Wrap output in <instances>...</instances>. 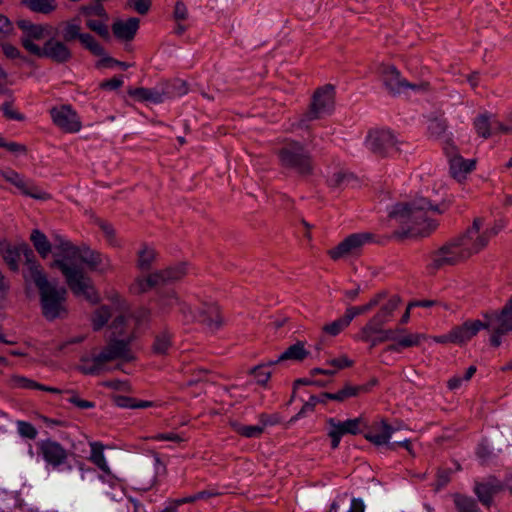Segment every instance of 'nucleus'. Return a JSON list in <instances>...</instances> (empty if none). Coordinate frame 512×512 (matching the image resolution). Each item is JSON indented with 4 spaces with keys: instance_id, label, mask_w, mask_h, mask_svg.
I'll return each instance as SVG.
<instances>
[{
    "instance_id": "1",
    "label": "nucleus",
    "mask_w": 512,
    "mask_h": 512,
    "mask_svg": "<svg viewBox=\"0 0 512 512\" xmlns=\"http://www.w3.org/2000/svg\"><path fill=\"white\" fill-rule=\"evenodd\" d=\"M442 212L437 205H432L427 199L421 197L408 203L394 205L389 211V217L406 227V233L424 236L437 226L432 215Z\"/></svg>"
},
{
    "instance_id": "2",
    "label": "nucleus",
    "mask_w": 512,
    "mask_h": 512,
    "mask_svg": "<svg viewBox=\"0 0 512 512\" xmlns=\"http://www.w3.org/2000/svg\"><path fill=\"white\" fill-rule=\"evenodd\" d=\"M484 321L468 320L451 330L452 343L464 344L471 340L481 329L490 333V343L494 347L501 345V337L512 332V311L506 304L501 312L492 311L484 314Z\"/></svg>"
},
{
    "instance_id": "3",
    "label": "nucleus",
    "mask_w": 512,
    "mask_h": 512,
    "mask_svg": "<svg viewBox=\"0 0 512 512\" xmlns=\"http://www.w3.org/2000/svg\"><path fill=\"white\" fill-rule=\"evenodd\" d=\"M29 265V281L33 282L39 290L43 316L49 321L66 317L68 314L67 290L50 282L41 265H35L33 262Z\"/></svg>"
},
{
    "instance_id": "4",
    "label": "nucleus",
    "mask_w": 512,
    "mask_h": 512,
    "mask_svg": "<svg viewBox=\"0 0 512 512\" xmlns=\"http://www.w3.org/2000/svg\"><path fill=\"white\" fill-rule=\"evenodd\" d=\"M116 360L122 362L134 360L129 341L112 340L101 351L83 356L79 369L86 375H99L108 370L110 362Z\"/></svg>"
},
{
    "instance_id": "5",
    "label": "nucleus",
    "mask_w": 512,
    "mask_h": 512,
    "mask_svg": "<svg viewBox=\"0 0 512 512\" xmlns=\"http://www.w3.org/2000/svg\"><path fill=\"white\" fill-rule=\"evenodd\" d=\"M116 360L122 362L134 360L129 341L112 340L101 351L83 356L79 369L86 375H99L108 370L110 362Z\"/></svg>"
},
{
    "instance_id": "6",
    "label": "nucleus",
    "mask_w": 512,
    "mask_h": 512,
    "mask_svg": "<svg viewBox=\"0 0 512 512\" xmlns=\"http://www.w3.org/2000/svg\"><path fill=\"white\" fill-rule=\"evenodd\" d=\"M116 360L122 362L134 360L129 341L112 340L101 351L83 356L79 369L86 375H99L108 370L110 362Z\"/></svg>"
},
{
    "instance_id": "7",
    "label": "nucleus",
    "mask_w": 512,
    "mask_h": 512,
    "mask_svg": "<svg viewBox=\"0 0 512 512\" xmlns=\"http://www.w3.org/2000/svg\"><path fill=\"white\" fill-rule=\"evenodd\" d=\"M501 229L502 226L498 223L492 226H486L483 218L476 217L471 226H469L464 233L454 238L453 241L466 260L485 249L489 241L495 237Z\"/></svg>"
},
{
    "instance_id": "8",
    "label": "nucleus",
    "mask_w": 512,
    "mask_h": 512,
    "mask_svg": "<svg viewBox=\"0 0 512 512\" xmlns=\"http://www.w3.org/2000/svg\"><path fill=\"white\" fill-rule=\"evenodd\" d=\"M54 251V256L59 259H65L76 265L78 262L85 263L90 269L100 273H106L112 269L111 260L107 256L92 251L89 248L76 247L61 235L55 236Z\"/></svg>"
},
{
    "instance_id": "9",
    "label": "nucleus",
    "mask_w": 512,
    "mask_h": 512,
    "mask_svg": "<svg viewBox=\"0 0 512 512\" xmlns=\"http://www.w3.org/2000/svg\"><path fill=\"white\" fill-rule=\"evenodd\" d=\"M52 265L60 269L68 287L75 296L83 297L91 304L100 302V295L95 289L92 279L86 276L78 265L57 257H55Z\"/></svg>"
},
{
    "instance_id": "10",
    "label": "nucleus",
    "mask_w": 512,
    "mask_h": 512,
    "mask_svg": "<svg viewBox=\"0 0 512 512\" xmlns=\"http://www.w3.org/2000/svg\"><path fill=\"white\" fill-rule=\"evenodd\" d=\"M280 165L299 175H309L313 170L312 156L298 141L287 139L277 150Z\"/></svg>"
},
{
    "instance_id": "11",
    "label": "nucleus",
    "mask_w": 512,
    "mask_h": 512,
    "mask_svg": "<svg viewBox=\"0 0 512 512\" xmlns=\"http://www.w3.org/2000/svg\"><path fill=\"white\" fill-rule=\"evenodd\" d=\"M37 453L43 459L46 466L54 471H67L72 469L69 457L72 454L58 441L47 438L36 443Z\"/></svg>"
},
{
    "instance_id": "12",
    "label": "nucleus",
    "mask_w": 512,
    "mask_h": 512,
    "mask_svg": "<svg viewBox=\"0 0 512 512\" xmlns=\"http://www.w3.org/2000/svg\"><path fill=\"white\" fill-rule=\"evenodd\" d=\"M381 81L385 89L392 95H398L411 89L414 92H423L429 89L428 82L410 83L401 76L400 71L393 65L382 64L379 67Z\"/></svg>"
},
{
    "instance_id": "13",
    "label": "nucleus",
    "mask_w": 512,
    "mask_h": 512,
    "mask_svg": "<svg viewBox=\"0 0 512 512\" xmlns=\"http://www.w3.org/2000/svg\"><path fill=\"white\" fill-rule=\"evenodd\" d=\"M334 86L327 84L315 91L308 111L300 119L298 126H305L306 122L320 119L334 109Z\"/></svg>"
},
{
    "instance_id": "14",
    "label": "nucleus",
    "mask_w": 512,
    "mask_h": 512,
    "mask_svg": "<svg viewBox=\"0 0 512 512\" xmlns=\"http://www.w3.org/2000/svg\"><path fill=\"white\" fill-rule=\"evenodd\" d=\"M398 430L399 427H393L389 425L385 420H382L372 426L370 431L365 434V438L377 446L388 445V448L391 450H395L398 446L404 447L411 455H413L411 441L409 439L404 438L389 443L393 433L397 432Z\"/></svg>"
},
{
    "instance_id": "15",
    "label": "nucleus",
    "mask_w": 512,
    "mask_h": 512,
    "mask_svg": "<svg viewBox=\"0 0 512 512\" xmlns=\"http://www.w3.org/2000/svg\"><path fill=\"white\" fill-rule=\"evenodd\" d=\"M465 260L453 239L430 253L427 271L431 274L447 266H453Z\"/></svg>"
},
{
    "instance_id": "16",
    "label": "nucleus",
    "mask_w": 512,
    "mask_h": 512,
    "mask_svg": "<svg viewBox=\"0 0 512 512\" xmlns=\"http://www.w3.org/2000/svg\"><path fill=\"white\" fill-rule=\"evenodd\" d=\"M0 253L4 259V261L7 263L9 268L13 271H17L19 268V260L20 256L23 255L25 258V265L26 269L24 271V277L27 281H29V267L30 262H33L35 265H40L35 260V255L32 249L25 243L19 245V246H13L8 242H1L0 243Z\"/></svg>"
},
{
    "instance_id": "17",
    "label": "nucleus",
    "mask_w": 512,
    "mask_h": 512,
    "mask_svg": "<svg viewBox=\"0 0 512 512\" xmlns=\"http://www.w3.org/2000/svg\"><path fill=\"white\" fill-rule=\"evenodd\" d=\"M365 144L372 153L381 157L398 151L397 139L390 130L370 131Z\"/></svg>"
},
{
    "instance_id": "18",
    "label": "nucleus",
    "mask_w": 512,
    "mask_h": 512,
    "mask_svg": "<svg viewBox=\"0 0 512 512\" xmlns=\"http://www.w3.org/2000/svg\"><path fill=\"white\" fill-rule=\"evenodd\" d=\"M372 240L370 233H355L346 237L336 247L329 250L328 254L333 260L356 256L360 253L363 246Z\"/></svg>"
},
{
    "instance_id": "19",
    "label": "nucleus",
    "mask_w": 512,
    "mask_h": 512,
    "mask_svg": "<svg viewBox=\"0 0 512 512\" xmlns=\"http://www.w3.org/2000/svg\"><path fill=\"white\" fill-rule=\"evenodd\" d=\"M36 50L37 52L34 56L47 58L57 64L67 63L73 57V53L67 43L63 39L59 40L55 37L49 38L43 46Z\"/></svg>"
},
{
    "instance_id": "20",
    "label": "nucleus",
    "mask_w": 512,
    "mask_h": 512,
    "mask_svg": "<svg viewBox=\"0 0 512 512\" xmlns=\"http://www.w3.org/2000/svg\"><path fill=\"white\" fill-rule=\"evenodd\" d=\"M362 424H363L362 418L348 419L345 421H338L335 418L327 419L328 436L331 438L332 449L338 448L341 438L344 435L359 434L361 432Z\"/></svg>"
},
{
    "instance_id": "21",
    "label": "nucleus",
    "mask_w": 512,
    "mask_h": 512,
    "mask_svg": "<svg viewBox=\"0 0 512 512\" xmlns=\"http://www.w3.org/2000/svg\"><path fill=\"white\" fill-rule=\"evenodd\" d=\"M17 26L21 29L22 35L20 42L23 48L30 54L35 55L37 48L41 46L34 41L44 38L45 27L41 24L32 23L30 20L20 19L17 21Z\"/></svg>"
},
{
    "instance_id": "22",
    "label": "nucleus",
    "mask_w": 512,
    "mask_h": 512,
    "mask_svg": "<svg viewBox=\"0 0 512 512\" xmlns=\"http://www.w3.org/2000/svg\"><path fill=\"white\" fill-rule=\"evenodd\" d=\"M53 123L61 130L68 133H75L81 129V121L71 106L61 105L50 110Z\"/></svg>"
},
{
    "instance_id": "23",
    "label": "nucleus",
    "mask_w": 512,
    "mask_h": 512,
    "mask_svg": "<svg viewBox=\"0 0 512 512\" xmlns=\"http://www.w3.org/2000/svg\"><path fill=\"white\" fill-rule=\"evenodd\" d=\"M0 177L17 187L26 196L39 200H46L49 198V195L46 192L38 189L32 183L27 182L23 176L13 169L7 168L0 170Z\"/></svg>"
},
{
    "instance_id": "24",
    "label": "nucleus",
    "mask_w": 512,
    "mask_h": 512,
    "mask_svg": "<svg viewBox=\"0 0 512 512\" xmlns=\"http://www.w3.org/2000/svg\"><path fill=\"white\" fill-rule=\"evenodd\" d=\"M427 129L431 137L444 141V151L446 154H449V149L454 150L450 134L447 133V122L442 115L431 116L428 121Z\"/></svg>"
},
{
    "instance_id": "25",
    "label": "nucleus",
    "mask_w": 512,
    "mask_h": 512,
    "mask_svg": "<svg viewBox=\"0 0 512 512\" xmlns=\"http://www.w3.org/2000/svg\"><path fill=\"white\" fill-rule=\"evenodd\" d=\"M447 156L449 157L450 173L459 182L464 180L466 175L475 168V161L465 160L462 156L458 155L455 146L454 150L449 149Z\"/></svg>"
},
{
    "instance_id": "26",
    "label": "nucleus",
    "mask_w": 512,
    "mask_h": 512,
    "mask_svg": "<svg viewBox=\"0 0 512 512\" xmlns=\"http://www.w3.org/2000/svg\"><path fill=\"white\" fill-rule=\"evenodd\" d=\"M196 320L203 324L208 331H217L223 323L219 307L216 304H205L196 316Z\"/></svg>"
},
{
    "instance_id": "27",
    "label": "nucleus",
    "mask_w": 512,
    "mask_h": 512,
    "mask_svg": "<svg viewBox=\"0 0 512 512\" xmlns=\"http://www.w3.org/2000/svg\"><path fill=\"white\" fill-rule=\"evenodd\" d=\"M139 29V19L131 17L128 19H118L112 24L114 36L121 41H131Z\"/></svg>"
},
{
    "instance_id": "28",
    "label": "nucleus",
    "mask_w": 512,
    "mask_h": 512,
    "mask_svg": "<svg viewBox=\"0 0 512 512\" xmlns=\"http://www.w3.org/2000/svg\"><path fill=\"white\" fill-rule=\"evenodd\" d=\"M501 489L502 485L498 480L495 478H489L484 482H476L474 492L479 501L483 505L489 507L492 504L494 495H496Z\"/></svg>"
},
{
    "instance_id": "29",
    "label": "nucleus",
    "mask_w": 512,
    "mask_h": 512,
    "mask_svg": "<svg viewBox=\"0 0 512 512\" xmlns=\"http://www.w3.org/2000/svg\"><path fill=\"white\" fill-rule=\"evenodd\" d=\"M498 120L492 114L483 113L474 120V128L477 134L483 138H488L492 133H498Z\"/></svg>"
},
{
    "instance_id": "30",
    "label": "nucleus",
    "mask_w": 512,
    "mask_h": 512,
    "mask_svg": "<svg viewBox=\"0 0 512 512\" xmlns=\"http://www.w3.org/2000/svg\"><path fill=\"white\" fill-rule=\"evenodd\" d=\"M399 304L400 298L398 296L394 295L390 297L381 305L380 309L372 319L384 326L392 319L393 313L398 308Z\"/></svg>"
},
{
    "instance_id": "31",
    "label": "nucleus",
    "mask_w": 512,
    "mask_h": 512,
    "mask_svg": "<svg viewBox=\"0 0 512 512\" xmlns=\"http://www.w3.org/2000/svg\"><path fill=\"white\" fill-rule=\"evenodd\" d=\"M162 285L160 275L157 272L151 273L146 277H138L130 286V290L134 294H142L155 286Z\"/></svg>"
},
{
    "instance_id": "32",
    "label": "nucleus",
    "mask_w": 512,
    "mask_h": 512,
    "mask_svg": "<svg viewBox=\"0 0 512 512\" xmlns=\"http://www.w3.org/2000/svg\"><path fill=\"white\" fill-rule=\"evenodd\" d=\"M55 234L54 236H56ZM30 240L33 243L34 248L42 258H47L52 251V244L48 240L47 236L38 229L32 231ZM55 237H53V241ZM54 246V243H53Z\"/></svg>"
},
{
    "instance_id": "33",
    "label": "nucleus",
    "mask_w": 512,
    "mask_h": 512,
    "mask_svg": "<svg viewBox=\"0 0 512 512\" xmlns=\"http://www.w3.org/2000/svg\"><path fill=\"white\" fill-rule=\"evenodd\" d=\"M61 27V36L66 43L72 42L76 39L79 40L83 34L81 32V21L79 16L63 22Z\"/></svg>"
},
{
    "instance_id": "34",
    "label": "nucleus",
    "mask_w": 512,
    "mask_h": 512,
    "mask_svg": "<svg viewBox=\"0 0 512 512\" xmlns=\"http://www.w3.org/2000/svg\"><path fill=\"white\" fill-rule=\"evenodd\" d=\"M386 292L382 291L375 294L366 304L360 306H351L346 309L347 315L353 320L356 316L369 312L374 307L378 306L385 298Z\"/></svg>"
},
{
    "instance_id": "35",
    "label": "nucleus",
    "mask_w": 512,
    "mask_h": 512,
    "mask_svg": "<svg viewBox=\"0 0 512 512\" xmlns=\"http://www.w3.org/2000/svg\"><path fill=\"white\" fill-rule=\"evenodd\" d=\"M173 346L172 333L168 330H162L156 334L152 351L156 355H167Z\"/></svg>"
},
{
    "instance_id": "36",
    "label": "nucleus",
    "mask_w": 512,
    "mask_h": 512,
    "mask_svg": "<svg viewBox=\"0 0 512 512\" xmlns=\"http://www.w3.org/2000/svg\"><path fill=\"white\" fill-rule=\"evenodd\" d=\"M308 351H306L303 342H297L291 346H289L282 354L278 356V358L271 362V364H277L284 360H297L301 361L305 359L308 355Z\"/></svg>"
},
{
    "instance_id": "37",
    "label": "nucleus",
    "mask_w": 512,
    "mask_h": 512,
    "mask_svg": "<svg viewBox=\"0 0 512 512\" xmlns=\"http://www.w3.org/2000/svg\"><path fill=\"white\" fill-rule=\"evenodd\" d=\"M161 284L172 283L181 280L187 274L186 264L181 263L158 271Z\"/></svg>"
},
{
    "instance_id": "38",
    "label": "nucleus",
    "mask_w": 512,
    "mask_h": 512,
    "mask_svg": "<svg viewBox=\"0 0 512 512\" xmlns=\"http://www.w3.org/2000/svg\"><path fill=\"white\" fill-rule=\"evenodd\" d=\"M384 327L380 323L376 322L372 318L360 329L358 339L363 342H370L372 346V340L375 339L381 332V328Z\"/></svg>"
},
{
    "instance_id": "39",
    "label": "nucleus",
    "mask_w": 512,
    "mask_h": 512,
    "mask_svg": "<svg viewBox=\"0 0 512 512\" xmlns=\"http://www.w3.org/2000/svg\"><path fill=\"white\" fill-rule=\"evenodd\" d=\"M424 338L422 334L410 333L400 338H397V342L389 346L390 351L399 352L402 348H410L418 346L421 340Z\"/></svg>"
},
{
    "instance_id": "40",
    "label": "nucleus",
    "mask_w": 512,
    "mask_h": 512,
    "mask_svg": "<svg viewBox=\"0 0 512 512\" xmlns=\"http://www.w3.org/2000/svg\"><path fill=\"white\" fill-rule=\"evenodd\" d=\"M129 93L131 96L142 101L161 103L164 100V94L155 89L136 88L135 90H132Z\"/></svg>"
},
{
    "instance_id": "41",
    "label": "nucleus",
    "mask_w": 512,
    "mask_h": 512,
    "mask_svg": "<svg viewBox=\"0 0 512 512\" xmlns=\"http://www.w3.org/2000/svg\"><path fill=\"white\" fill-rule=\"evenodd\" d=\"M361 391H366V388L363 386L346 385L343 389L339 390L336 393H323V396L330 400L344 401L349 397L358 395L359 392Z\"/></svg>"
},
{
    "instance_id": "42",
    "label": "nucleus",
    "mask_w": 512,
    "mask_h": 512,
    "mask_svg": "<svg viewBox=\"0 0 512 512\" xmlns=\"http://www.w3.org/2000/svg\"><path fill=\"white\" fill-rule=\"evenodd\" d=\"M351 321L352 320L345 312V314L342 317L336 319L335 321H333L331 323L324 325L322 327V330H323V332H325L326 334H328L330 336H337L345 328H347L350 325Z\"/></svg>"
},
{
    "instance_id": "43",
    "label": "nucleus",
    "mask_w": 512,
    "mask_h": 512,
    "mask_svg": "<svg viewBox=\"0 0 512 512\" xmlns=\"http://www.w3.org/2000/svg\"><path fill=\"white\" fill-rule=\"evenodd\" d=\"M156 259V252L153 248L143 246L138 252L137 267L142 271H147L151 268Z\"/></svg>"
},
{
    "instance_id": "44",
    "label": "nucleus",
    "mask_w": 512,
    "mask_h": 512,
    "mask_svg": "<svg viewBox=\"0 0 512 512\" xmlns=\"http://www.w3.org/2000/svg\"><path fill=\"white\" fill-rule=\"evenodd\" d=\"M107 21L108 17L87 18L85 24L90 30L96 32L99 36L108 39L110 37V33L107 26Z\"/></svg>"
},
{
    "instance_id": "45",
    "label": "nucleus",
    "mask_w": 512,
    "mask_h": 512,
    "mask_svg": "<svg viewBox=\"0 0 512 512\" xmlns=\"http://www.w3.org/2000/svg\"><path fill=\"white\" fill-rule=\"evenodd\" d=\"M235 432L246 438H258L264 432V427L259 425H243L238 422L231 423Z\"/></svg>"
},
{
    "instance_id": "46",
    "label": "nucleus",
    "mask_w": 512,
    "mask_h": 512,
    "mask_svg": "<svg viewBox=\"0 0 512 512\" xmlns=\"http://www.w3.org/2000/svg\"><path fill=\"white\" fill-rule=\"evenodd\" d=\"M79 42L85 49L90 51L93 55L104 56V48L91 34L83 33L81 38L79 39Z\"/></svg>"
},
{
    "instance_id": "47",
    "label": "nucleus",
    "mask_w": 512,
    "mask_h": 512,
    "mask_svg": "<svg viewBox=\"0 0 512 512\" xmlns=\"http://www.w3.org/2000/svg\"><path fill=\"white\" fill-rule=\"evenodd\" d=\"M454 504L457 512H480L475 500L467 496L456 494Z\"/></svg>"
},
{
    "instance_id": "48",
    "label": "nucleus",
    "mask_w": 512,
    "mask_h": 512,
    "mask_svg": "<svg viewBox=\"0 0 512 512\" xmlns=\"http://www.w3.org/2000/svg\"><path fill=\"white\" fill-rule=\"evenodd\" d=\"M91 446V461L96 464L101 470L107 471L108 465L103 454V445L99 442H92Z\"/></svg>"
},
{
    "instance_id": "49",
    "label": "nucleus",
    "mask_w": 512,
    "mask_h": 512,
    "mask_svg": "<svg viewBox=\"0 0 512 512\" xmlns=\"http://www.w3.org/2000/svg\"><path fill=\"white\" fill-rule=\"evenodd\" d=\"M110 308L106 305H103L96 309L92 316V325L94 330H100L110 319L111 317Z\"/></svg>"
},
{
    "instance_id": "50",
    "label": "nucleus",
    "mask_w": 512,
    "mask_h": 512,
    "mask_svg": "<svg viewBox=\"0 0 512 512\" xmlns=\"http://www.w3.org/2000/svg\"><path fill=\"white\" fill-rule=\"evenodd\" d=\"M272 361L256 366L252 369L251 373L254 376L256 382L261 385H265L271 377V364Z\"/></svg>"
},
{
    "instance_id": "51",
    "label": "nucleus",
    "mask_w": 512,
    "mask_h": 512,
    "mask_svg": "<svg viewBox=\"0 0 512 512\" xmlns=\"http://www.w3.org/2000/svg\"><path fill=\"white\" fill-rule=\"evenodd\" d=\"M30 11L48 15L56 10L55 2H22Z\"/></svg>"
},
{
    "instance_id": "52",
    "label": "nucleus",
    "mask_w": 512,
    "mask_h": 512,
    "mask_svg": "<svg viewBox=\"0 0 512 512\" xmlns=\"http://www.w3.org/2000/svg\"><path fill=\"white\" fill-rule=\"evenodd\" d=\"M80 13L84 15L86 19L95 17L107 18V13L104 7L100 4V2H95L94 4L82 6L80 8Z\"/></svg>"
},
{
    "instance_id": "53",
    "label": "nucleus",
    "mask_w": 512,
    "mask_h": 512,
    "mask_svg": "<svg viewBox=\"0 0 512 512\" xmlns=\"http://www.w3.org/2000/svg\"><path fill=\"white\" fill-rule=\"evenodd\" d=\"M9 385L13 388L36 389L37 382L20 375H13L9 379Z\"/></svg>"
},
{
    "instance_id": "54",
    "label": "nucleus",
    "mask_w": 512,
    "mask_h": 512,
    "mask_svg": "<svg viewBox=\"0 0 512 512\" xmlns=\"http://www.w3.org/2000/svg\"><path fill=\"white\" fill-rule=\"evenodd\" d=\"M402 329H384L381 328V332L379 335L372 340V347L378 345L379 343L386 342V341H396L397 340V333H402Z\"/></svg>"
},
{
    "instance_id": "55",
    "label": "nucleus",
    "mask_w": 512,
    "mask_h": 512,
    "mask_svg": "<svg viewBox=\"0 0 512 512\" xmlns=\"http://www.w3.org/2000/svg\"><path fill=\"white\" fill-rule=\"evenodd\" d=\"M18 433L28 439H35L37 436V429L29 422L18 421L17 422Z\"/></svg>"
},
{
    "instance_id": "56",
    "label": "nucleus",
    "mask_w": 512,
    "mask_h": 512,
    "mask_svg": "<svg viewBox=\"0 0 512 512\" xmlns=\"http://www.w3.org/2000/svg\"><path fill=\"white\" fill-rule=\"evenodd\" d=\"M178 304L179 299L173 291L161 296L159 300V305L164 312Z\"/></svg>"
},
{
    "instance_id": "57",
    "label": "nucleus",
    "mask_w": 512,
    "mask_h": 512,
    "mask_svg": "<svg viewBox=\"0 0 512 512\" xmlns=\"http://www.w3.org/2000/svg\"><path fill=\"white\" fill-rule=\"evenodd\" d=\"M327 364L332 367L331 370H336L337 372L338 370L352 366L353 361L350 360L346 355H341L338 358H334L328 361Z\"/></svg>"
},
{
    "instance_id": "58",
    "label": "nucleus",
    "mask_w": 512,
    "mask_h": 512,
    "mask_svg": "<svg viewBox=\"0 0 512 512\" xmlns=\"http://www.w3.org/2000/svg\"><path fill=\"white\" fill-rule=\"evenodd\" d=\"M1 110L3 112V114L5 115V117H7L8 119H11V120H18V121H22L24 119V116L22 114H20L19 112H17L11 103L9 102H5L1 105Z\"/></svg>"
},
{
    "instance_id": "59",
    "label": "nucleus",
    "mask_w": 512,
    "mask_h": 512,
    "mask_svg": "<svg viewBox=\"0 0 512 512\" xmlns=\"http://www.w3.org/2000/svg\"><path fill=\"white\" fill-rule=\"evenodd\" d=\"M173 17L176 22L185 21L188 19V9L185 2H176Z\"/></svg>"
},
{
    "instance_id": "60",
    "label": "nucleus",
    "mask_w": 512,
    "mask_h": 512,
    "mask_svg": "<svg viewBox=\"0 0 512 512\" xmlns=\"http://www.w3.org/2000/svg\"><path fill=\"white\" fill-rule=\"evenodd\" d=\"M1 47H2V51H3L4 55L8 59L22 58V54H21L20 50L17 47H15L14 45L7 43V42H3L1 44Z\"/></svg>"
},
{
    "instance_id": "61",
    "label": "nucleus",
    "mask_w": 512,
    "mask_h": 512,
    "mask_svg": "<svg viewBox=\"0 0 512 512\" xmlns=\"http://www.w3.org/2000/svg\"><path fill=\"white\" fill-rule=\"evenodd\" d=\"M67 393L71 394V397L68 399V401L75 406H77L79 409H91L94 408L95 404L94 402L83 400L79 398L76 394H74L73 391H67Z\"/></svg>"
},
{
    "instance_id": "62",
    "label": "nucleus",
    "mask_w": 512,
    "mask_h": 512,
    "mask_svg": "<svg viewBox=\"0 0 512 512\" xmlns=\"http://www.w3.org/2000/svg\"><path fill=\"white\" fill-rule=\"evenodd\" d=\"M352 179V175H348L343 172L335 173L330 179V183L334 187H340L348 183Z\"/></svg>"
},
{
    "instance_id": "63",
    "label": "nucleus",
    "mask_w": 512,
    "mask_h": 512,
    "mask_svg": "<svg viewBox=\"0 0 512 512\" xmlns=\"http://www.w3.org/2000/svg\"><path fill=\"white\" fill-rule=\"evenodd\" d=\"M122 84L123 80L121 77H113L112 79L101 82L99 86L104 90H116L120 88Z\"/></svg>"
},
{
    "instance_id": "64",
    "label": "nucleus",
    "mask_w": 512,
    "mask_h": 512,
    "mask_svg": "<svg viewBox=\"0 0 512 512\" xmlns=\"http://www.w3.org/2000/svg\"><path fill=\"white\" fill-rule=\"evenodd\" d=\"M135 400L134 398L127 396H116L114 398V402L116 406L120 408H132L135 409Z\"/></svg>"
}]
</instances>
